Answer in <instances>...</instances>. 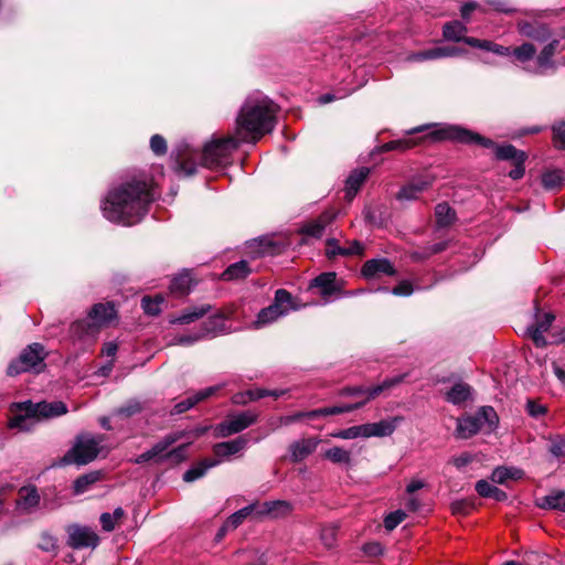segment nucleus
I'll return each mask as SVG.
<instances>
[{
	"label": "nucleus",
	"instance_id": "nucleus-1",
	"mask_svg": "<svg viewBox=\"0 0 565 565\" xmlns=\"http://www.w3.org/2000/svg\"><path fill=\"white\" fill-rule=\"evenodd\" d=\"M152 179L140 173L132 175L110 190L102 203L104 216L111 221L131 225L139 222L154 201Z\"/></svg>",
	"mask_w": 565,
	"mask_h": 565
},
{
	"label": "nucleus",
	"instance_id": "nucleus-2",
	"mask_svg": "<svg viewBox=\"0 0 565 565\" xmlns=\"http://www.w3.org/2000/svg\"><path fill=\"white\" fill-rule=\"evenodd\" d=\"M278 109L264 94L249 95L239 109L233 134L243 143H256L274 129Z\"/></svg>",
	"mask_w": 565,
	"mask_h": 565
},
{
	"label": "nucleus",
	"instance_id": "nucleus-3",
	"mask_svg": "<svg viewBox=\"0 0 565 565\" xmlns=\"http://www.w3.org/2000/svg\"><path fill=\"white\" fill-rule=\"evenodd\" d=\"M425 138L431 140H451L463 145L476 143L483 148L492 149L497 160L510 161L513 164L514 168L509 172L511 179L519 180L523 178L525 173L524 163L527 159L525 151L519 150L510 143L498 145L493 140L460 126L440 128L428 134Z\"/></svg>",
	"mask_w": 565,
	"mask_h": 565
},
{
	"label": "nucleus",
	"instance_id": "nucleus-4",
	"mask_svg": "<svg viewBox=\"0 0 565 565\" xmlns=\"http://www.w3.org/2000/svg\"><path fill=\"white\" fill-rule=\"evenodd\" d=\"M241 143L243 142L233 134L207 142L201 153L185 147L175 156L174 169L178 173L190 177L196 172L198 159H200V166L207 169L226 167L231 164L232 154Z\"/></svg>",
	"mask_w": 565,
	"mask_h": 565
},
{
	"label": "nucleus",
	"instance_id": "nucleus-5",
	"mask_svg": "<svg viewBox=\"0 0 565 565\" xmlns=\"http://www.w3.org/2000/svg\"><path fill=\"white\" fill-rule=\"evenodd\" d=\"M11 412L14 415L10 419V427L24 429L26 420H40L64 415L67 413V406L61 401H55L52 403H32L31 401H25L22 403L12 404Z\"/></svg>",
	"mask_w": 565,
	"mask_h": 565
},
{
	"label": "nucleus",
	"instance_id": "nucleus-6",
	"mask_svg": "<svg viewBox=\"0 0 565 565\" xmlns=\"http://www.w3.org/2000/svg\"><path fill=\"white\" fill-rule=\"evenodd\" d=\"M116 316L114 303H96L92 307L87 318L72 323L71 334L78 339L95 335L100 328L109 326L116 319Z\"/></svg>",
	"mask_w": 565,
	"mask_h": 565
},
{
	"label": "nucleus",
	"instance_id": "nucleus-7",
	"mask_svg": "<svg viewBox=\"0 0 565 565\" xmlns=\"http://www.w3.org/2000/svg\"><path fill=\"white\" fill-rule=\"evenodd\" d=\"M104 441V435L83 434L76 436L72 448L61 458V465L83 466L92 462L100 452Z\"/></svg>",
	"mask_w": 565,
	"mask_h": 565
},
{
	"label": "nucleus",
	"instance_id": "nucleus-8",
	"mask_svg": "<svg viewBox=\"0 0 565 565\" xmlns=\"http://www.w3.org/2000/svg\"><path fill=\"white\" fill-rule=\"evenodd\" d=\"M47 352L43 344L32 343L24 348L19 356L11 361L7 369L9 376H15L24 372L40 373L45 367Z\"/></svg>",
	"mask_w": 565,
	"mask_h": 565
},
{
	"label": "nucleus",
	"instance_id": "nucleus-9",
	"mask_svg": "<svg viewBox=\"0 0 565 565\" xmlns=\"http://www.w3.org/2000/svg\"><path fill=\"white\" fill-rule=\"evenodd\" d=\"M291 309H295L291 294L286 289H278L275 292L273 303L259 311L255 327L260 328L269 324L287 315Z\"/></svg>",
	"mask_w": 565,
	"mask_h": 565
},
{
	"label": "nucleus",
	"instance_id": "nucleus-10",
	"mask_svg": "<svg viewBox=\"0 0 565 565\" xmlns=\"http://www.w3.org/2000/svg\"><path fill=\"white\" fill-rule=\"evenodd\" d=\"M257 418V413L253 411H246L238 414H231L226 417L225 420L216 425V435L218 437L225 438L231 435L241 433L244 429L252 426L253 424H255Z\"/></svg>",
	"mask_w": 565,
	"mask_h": 565
},
{
	"label": "nucleus",
	"instance_id": "nucleus-11",
	"mask_svg": "<svg viewBox=\"0 0 565 565\" xmlns=\"http://www.w3.org/2000/svg\"><path fill=\"white\" fill-rule=\"evenodd\" d=\"M67 545L74 550L96 547L99 537L94 530L82 525H70L67 527Z\"/></svg>",
	"mask_w": 565,
	"mask_h": 565
},
{
	"label": "nucleus",
	"instance_id": "nucleus-12",
	"mask_svg": "<svg viewBox=\"0 0 565 565\" xmlns=\"http://www.w3.org/2000/svg\"><path fill=\"white\" fill-rule=\"evenodd\" d=\"M41 503V495L35 486H24L18 490L15 499V511L20 515L32 514L38 511Z\"/></svg>",
	"mask_w": 565,
	"mask_h": 565
},
{
	"label": "nucleus",
	"instance_id": "nucleus-13",
	"mask_svg": "<svg viewBox=\"0 0 565 565\" xmlns=\"http://www.w3.org/2000/svg\"><path fill=\"white\" fill-rule=\"evenodd\" d=\"M183 433H173L164 436L160 441H158L151 449L148 451L139 455L135 462L136 463H143L147 461H156L160 462L163 460V452L172 446L174 443L180 440L183 437Z\"/></svg>",
	"mask_w": 565,
	"mask_h": 565
},
{
	"label": "nucleus",
	"instance_id": "nucleus-14",
	"mask_svg": "<svg viewBox=\"0 0 565 565\" xmlns=\"http://www.w3.org/2000/svg\"><path fill=\"white\" fill-rule=\"evenodd\" d=\"M183 433H173L164 436L160 441H158L151 449L148 451L139 455L135 462L136 463H143L147 461H156L160 462L163 460V452L172 446L174 443L180 440L183 437Z\"/></svg>",
	"mask_w": 565,
	"mask_h": 565
},
{
	"label": "nucleus",
	"instance_id": "nucleus-15",
	"mask_svg": "<svg viewBox=\"0 0 565 565\" xmlns=\"http://www.w3.org/2000/svg\"><path fill=\"white\" fill-rule=\"evenodd\" d=\"M433 184V179L429 177L413 179L407 184L403 185L396 193L398 201L417 200L419 195L427 191Z\"/></svg>",
	"mask_w": 565,
	"mask_h": 565
},
{
	"label": "nucleus",
	"instance_id": "nucleus-16",
	"mask_svg": "<svg viewBox=\"0 0 565 565\" xmlns=\"http://www.w3.org/2000/svg\"><path fill=\"white\" fill-rule=\"evenodd\" d=\"M319 444L320 439L318 437L301 438L291 443L288 447L290 460L295 463L305 460L316 451Z\"/></svg>",
	"mask_w": 565,
	"mask_h": 565
},
{
	"label": "nucleus",
	"instance_id": "nucleus-17",
	"mask_svg": "<svg viewBox=\"0 0 565 565\" xmlns=\"http://www.w3.org/2000/svg\"><path fill=\"white\" fill-rule=\"evenodd\" d=\"M554 320V315L544 313L542 317L536 319L535 323L527 328L526 333L537 348H544L547 345L544 332L550 330Z\"/></svg>",
	"mask_w": 565,
	"mask_h": 565
},
{
	"label": "nucleus",
	"instance_id": "nucleus-18",
	"mask_svg": "<svg viewBox=\"0 0 565 565\" xmlns=\"http://www.w3.org/2000/svg\"><path fill=\"white\" fill-rule=\"evenodd\" d=\"M335 218L333 211H324L317 218L307 222L300 228L302 235L320 238L328 225H330Z\"/></svg>",
	"mask_w": 565,
	"mask_h": 565
},
{
	"label": "nucleus",
	"instance_id": "nucleus-19",
	"mask_svg": "<svg viewBox=\"0 0 565 565\" xmlns=\"http://www.w3.org/2000/svg\"><path fill=\"white\" fill-rule=\"evenodd\" d=\"M396 270L392 263L386 258L366 260L362 267V275L367 278H377L382 275L394 276Z\"/></svg>",
	"mask_w": 565,
	"mask_h": 565
},
{
	"label": "nucleus",
	"instance_id": "nucleus-20",
	"mask_svg": "<svg viewBox=\"0 0 565 565\" xmlns=\"http://www.w3.org/2000/svg\"><path fill=\"white\" fill-rule=\"evenodd\" d=\"M461 53V50L455 46H438L420 52L409 54L407 61L409 62H424L428 60H437L449 56H457Z\"/></svg>",
	"mask_w": 565,
	"mask_h": 565
},
{
	"label": "nucleus",
	"instance_id": "nucleus-21",
	"mask_svg": "<svg viewBox=\"0 0 565 565\" xmlns=\"http://www.w3.org/2000/svg\"><path fill=\"white\" fill-rule=\"evenodd\" d=\"M403 419L404 418L402 416H395L390 419H383L379 423L364 424L365 438L391 436Z\"/></svg>",
	"mask_w": 565,
	"mask_h": 565
},
{
	"label": "nucleus",
	"instance_id": "nucleus-22",
	"mask_svg": "<svg viewBox=\"0 0 565 565\" xmlns=\"http://www.w3.org/2000/svg\"><path fill=\"white\" fill-rule=\"evenodd\" d=\"M220 388H221L220 385H215V386L206 387V388L195 393L193 396H190V397L185 398L184 401L175 404L171 414L178 415V414H182V413L189 411L194 405H196L199 402H202V401L211 397L212 395H214Z\"/></svg>",
	"mask_w": 565,
	"mask_h": 565
},
{
	"label": "nucleus",
	"instance_id": "nucleus-23",
	"mask_svg": "<svg viewBox=\"0 0 565 565\" xmlns=\"http://www.w3.org/2000/svg\"><path fill=\"white\" fill-rule=\"evenodd\" d=\"M370 174V169L362 167L353 170L345 182V198L351 201Z\"/></svg>",
	"mask_w": 565,
	"mask_h": 565
},
{
	"label": "nucleus",
	"instance_id": "nucleus-24",
	"mask_svg": "<svg viewBox=\"0 0 565 565\" xmlns=\"http://www.w3.org/2000/svg\"><path fill=\"white\" fill-rule=\"evenodd\" d=\"M535 504L543 510L565 512V492L562 490H552L548 494L537 498Z\"/></svg>",
	"mask_w": 565,
	"mask_h": 565
},
{
	"label": "nucleus",
	"instance_id": "nucleus-25",
	"mask_svg": "<svg viewBox=\"0 0 565 565\" xmlns=\"http://www.w3.org/2000/svg\"><path fill=\"white\" fill-rule=\"evenodd\" d=\"M247 444L248 439L245 436H239L230 441L215 444L213 452L216 457H228L245 449Z\"/></svg>",
	"mask_w": 565,
	"mask_h": 565
},
{
	"label": "nucleus",
	"instance_id": "nucleus-26",
	"mask_svg": "<svg viewBox=\"0 0 565 565\" xmlns=\"http://www.w3.org/2000/svg\"><path fill=\"white\" fill-rule=\"evenodd\" d=\"M482 429L480 419L473 416H467L457 420L456 435L458 438L467 439Z\"/></svg>",
	"mask_w": 565,
	"mask_h": 565
},
{
	"label": "nucleus",
	"instance_id": "nucleus-27",
	"mask_svg": "<svg viewBox=\"0 0 565 565\" xmlns=\"http://www.w3.org/2000/svg\"><path fill=\"white\" fill-rule=\"evenodd\" d=\"M559 41L553 40L548 44H546L536 57V65L543 72L546 70H554L555 63L553 61V56L556 54L558 49Z\"/></svg>",
	"mask_w": 565,
	"mask_h": 565
},
{
	"label": "nucleus",
	"instance_id": "nucleus-28",
	"mask_svg": "<svg viewBox=\"0 0 565 565\" xmlns=\"http://www.w3.org/2000/svg\"><path fill=\"white\" fill-rule=\"evenodd\" d=\"M252 273V269L249 267L248 262L246 260H239L237 263H234L230 265L223 273H222V279L227 281L233 280H243L245 279L249 274Z\"/></svg>",
	"mask_w": 565,
	"mask_h": 565
},
{
	"label": "nucleus",
	"instance_id": "nucleus-29",
	"mask_svg": "<svg viewBox=\"0 0 565 565\" xmlns=\"http://www.w3.org/2000/svg\"><path fill=\"white\" fill-rule=\"evenodd\" d=\"M435 217L438 228L449 227L456 220V212L448 203L443 202L436 205Z\"/></svg>",
	"mask_w": 565,
	"mask_h": 565
},
{
	"label": "nucleus",
	"instance_id": "nucleus-30",
	"mask_svg": "<svg viewBox=\"0 0 565 565\" xmlns=\"http://www.w3.org/2000/svg\"><path fill=\"white\" fill-rule=\"evenodd\" d=\"M211 306L210 305H203L200 307H193L185 309L179 317L171 320L172 323H179V324H188L193 321H196L201 319L203 316H205L207 312H210Z\"/></svg>",
	"mask_w": 565,
	"mask_h": 565
},
{
	"label": "nucleus",
	"instance_id": "nucleus-31",
	"mask_svg": "<svg viewBox=\"0 0 565 565\" xmlns=\"http://www.w3.org/2000/svg\"><path fill=\"white\" fill-rule=\"evenodd\" d=\"M476 491L483 498H493L497 501H504L507 493L487 480H479L476 483Z\"/></svg>",
	"mask_w": 565,
	"mask_h": 565
},
{
	"label": "nucleus",
	"instance_id": "nucleus-32",
	"mask_svg": "<svg viewBox=\"0 0 565 565\" xmlns=\"http://www.w3.org/2000/svg\"><path fill=\"white\" fill-rule=\"evenodd\" d=\"M220 461L213 459H204L191 469L186 470L183 475V480L185 482H192L202 476L212 467L216 466Z\"/></svg>",
	"mask_w": 565,
	"mask_h": 565
},
{
	"label": "nucleus",
	"instance_id": "nucleus-33",
	"mask_svg": "<svg viewBox=\"0 0 565 565\" xmlns=\"http://www.w3.org/2000/svg\"><path fill=\"white\" fill-rule=\"evenodd\" d=\"M402 376H396L383 381L381 384L366 387L365 399L366 403L379 397L383 392L388 391L402 382Z\"/></svg>",
	"mask_w": 565,
	"mask_h": 565
},
{
	"label": "nucleus",
	"instance_id": "nucleus-34",
	"mask_svg": "<svg viewBox=\"0 0 565 565\" xmlns=\"http://www.w3.org/2000/svg\"><path fill=\"white\" fill-rule=\"evenodd\" d=\"M192 287V278L189 273L175 276L170 285V291L177 296L188 295Z\"/></svg>",
	"mask_w": 565,
	"mask_h": 565
},
{
	"label": "nucleus",
	"instance_id": "nucleus-35",
	"mask_svg": "<svg viewBox=\"0 0 565 565\" xmlns=\"http://www.w3.org/2000/svg\"><path fill=\"white\" fill-rule=\"evenodd\" d=\"M466 32H467V28L460 21L448 22L443 28V35L448 41H455V42L462 41Z\"/></svg>",
	"mask_w": 565,
	"mask_h": 565
},
{
	"label": "nucleus",
	"instance_id": "nucleus-36",
	"mask_svg": "<svg viewBox=\"0 0 565 565\" xmlns=\"http://www.w3.org/2000/svg\"><path fill=\"white\" fill-rule=\"evenodd\" d=\"M471 394V387L466 383L455 384L449 392H447V401L452 404H460L466 402Z\"/></svg>",
	"mask_w": 565,
	"mask_h": 565
},
{
	"label": "nucleus",
	"instance_id": "nucleus-37",
	"mask_svg": "<svg viewBox=\"0 0 565 565\" xmlns=\"http://www.w3.org/2000/svg\"><path fill=\"white\" fill-rule=\"evenodd\" d=\"M290 512V504L286 501H267L262 505L260 514L278 518Z\"/></svg>",
	"mask_w": 565,
	"mask_h": 565
},
{
	"label": "nucleus",
	"instance_id": "nucleus-38",
	"mask_svg": "<svg viewBox=\"0 0 565 565\" xmlns=\"http://www.w3.org/2000/svg\"><path fill=\"white\" fill-rule=\"evenodd\" d=\"M100 477H102V475L99 471H92L89 473L79 476L74 481V484H73L74 493L81 494V493L86 492L90 488V486H93L94 483H96L97 481L100 480Z\"/></svg>",
	"mask_w": 565,
	"mask_h": 565
},
{
	"label": "nucleus",
	"instance_id": "nucleus-39",
	"mask_svg": "<svg viewBox=\"0 0 565 565\" xmlns=\"http://www.w3.org/2000/svg\"><path fill=\"white\" fill-rule=\"evenodd\" d=\"M324 458L337 465L350 466L352 462L351 452L341 447H331L324 451Z\"/></svg>",
	"mask_w": 565,
	"mask_h": 565
},
{
	"label": "nucleus",
	"instance_id": "nucleus-40",
	"mask_svg": "<svg viewBox=\"0 0 565 565\" xmlns=\"http://www.w3.org/2000/svg\"><path fill=\"white\" fill-rule=\"evenodd\" d=\"M254 504L247 505L233 513L222 525V531L235 530L253 512Z\"/></svg>",
	"mask_w": 565,
	"mask_h": 565
},
{
	"label": "nucleus",
	"instance_id": "nucleus-41",
	"mask_svg": "<svg viewBox=\"0 0 565 565\" xmlns=\"http://www.w3.org/2000/svg\"><path fill=\"white\" fill-rule=\"evenodd\" d=\"M334 281L335 274L334 273H323L317 276L311 286L318 287L321 289V294L327 296L331 295L334 291Z\"/></svg>",
	"mask_w": 565,
	"mask_h": 565
},
{
	"label": "nucleus",
	"instance_id": "nucleus-42",
	"mask_svg": "<svg viewBox=\"0 0 565 565\" xmlns=\"http://www.w3.org/2000/svg\"><path fill=\"white\" fill-rule=\"evenodd\" d=\"M225 330V317L221 313L210 317L203 323V337L207 334H217Z\"/></svg>",
	"mask_w": 565,
	"mask_h": 565
},
{
	"label": "nucleus",
	"instance_id": "nucleus-43",
	"mask_svg": "<svg viewBox=\"0 0 565 565\" xmlns=\"http://www.w3.org/2000/svg\"><path fill=\"white\" fill-rule=\"evenodd\" d=\"M521 476L520 469L498 467L492 471L491 480L495 483H504L508 479H520Z\"/></svg>",
	"mask_w": 565,
	"mask_h": 565
},
{
	"label": "nucleus",
	"instance_id": "nucleus-44",
	"mask_svg": "<svg viewBox=\"0 0 565 565\" xmlns=\"http://www.w3.org/2000/svg\"><path fill=\"white\" fill-rule=\"evenodd\" d=\"M476 417L480 419L481 427L488 425L490 430L495 428L499 423L497 412L491 406L481 407L480 411L476 414Z\"/></svg>",
	"mask_w": 565,
	"mask_h": 565
},
{
	"label": "nucleus",
	"instance_id": "nucleus-45",
	"mask_svg": "<svg viewBox=\"0 0 565 565\" xmlns=\"http://www.w3.org/2000/svg\"><path fill=\"white\" fill-rule=\"evenodd\" d=\"M419 142V140L417 139H413V138H407V139H398V140H392V141H388L386 143H384L382 147H381V151L382 152H387V151H406L415 146H417Z\"/></svg>",
	"mask_w": 565,
	"mask_h": 565
},
{
	"label": "nucleus",
	"instance_id": "nucleus-46",
	"mask_svg": "<svg viewBox=\"0 0 565 565\" xmlns=\"http://www.w3.org/2000/svg\"><path fill=\"white\" fill-rule=\"evenodd\" d=\"M125 511L121 508L115 509L114 513H103L100 515V524L104 531L111 532L116 524L122 520Z\"/></svg>",
	"mask_w": 565,
	"mask_h": 565
},
{
	"label": "nucleus",
	"instance_id": "nucleus-47",
	"mask_svg": "<svg viewBox=\"0 0 565 565\" xmlns=\"http://www.w3.org/2000/svg\"><path fill=\"white\" fill-rule=\"evenodd\" d=\"M143 405L138 399H130L121 407L115 411V414L121 418H129L134 415L141 413Z\"/></svg>",
	"mask_w": 565,
	"mask_h": 565
},
{
	"label": "nucleus",
	"instance_id": "nucleus-48",
	"mask_svg": "<svg viewBox=\"0 0 565 565\" xmlns=\"http://www.w3.org/2000/svg\"><path fill=\"white\" fill-rule=\"evenodd\" d=\"M338 526L334 524L323 525L320 530V540L327 548H332L337 543Z\"/></svg>",
	"mask_w": 565,
	"mask_h": 565
},
{
	"label": "nucleus",
	"instance_id": "nucleus-49",
	"mask_svg": "<svg viewBox=\"0 0 565 565\" xmlns=\"http://www.w3.org/2000/svg\"><path fill=\"white\" fill-rule=\"evenodd\" d=\"M164 299L162 296H156L153 298L146 296L141 300V307L146 313L157 316L161 311V305Z\"/></svg>",
	"mask_w": 565,
	"mask_h": 565
},
{
	"label": "nucleus",
	"instance_id": "nucleus-50",
	"mask_svg": "<svg viewBox=\"0 0 565 565\" xmlns=\"http://www.w3.org/2000/svg\"><path fill=\"white\" fill-rule=\"evenodd\" d=\"M331 436L334 438H340V439H355L359 437L365 438V426H364V424L352 426V427L335 431Z\"/></svg>",
	"mask_w": 565,
	"mask_h": 565
},
{
	"label": "nucleus",
	"instance_id": "nucleus-51",
	"mask_svg": "<svg viewBox=\"0 0 565 565\" xmlns=\"http://www.w3.org/2000/svg\"><path fill=\"white\" fill-rule=\"evenodd\" d=\"M535 53L536 49L531 43H523L522 45L514 47L511 52V54H513L515 58L522 63L532 60Z\"/></svg>",
	"mask_w": 565,
	"mask_h": 565
},
{
	"label": "nucleus",
	"instance_id": "nucleus-52",
	"mask_svg": "<svg viewBox=\"0 0 565 565\" xmlns=\"http://www.w3.org/2000/svg\"><path fill=\"white\" fill-rule=\"evenodd\" d=\"M331 254H339L340 256H361L364 253V246L359 241H352L349 247H338L337 249H331Z\"/></svg>",
	"mask_w": 565,
	"mask_h": 565
},
{
	"label": "nucleus",
	"instance_id": "nucleus-53",
	"mask_svg": "<svg viewBox=\"0 0 565 565\" xmlns=\"http://www.w3.org/2000/svg\"><path fill=\"white\" fill-rule=\"evenodd\" d=\"M542 183L545 189L554 190L563 183V177L559 171H550L543 174Z\"/></svg>",
	"mask_w": 565,
	"mask_h": 565
},
{
	"label": "nucleus",
	"instance_id": "nucleus-54",
	"mask_svg": "<svg viewBox=\"0 0 565 565\" xmlns=\"http://www.w3.org/2000/svg\"><path fill=\"white\" fill-rule=\"evenodd\" d=\"M40 550L44 552H53L57 551V540L55 536L50 534L49 532H42L40 535V541L38 543Z\"/></svg>",
	"mask_w": 565,
	"mask_h": 565
},
{
	"label": "nucleus",
	"instance_id": "nucleus-55",
	"mask_svg": "<svg viewBox=\"0 0 565 565\" xmlns=\"http://www.w3.org/2000/svg\"><path fill=\"white\" fill-rule=\"evenodd\" d=\"M548 451L557 457H565V438L556 436L548 440Z\"/></svg>",
	"mask_w": 565,
	"mask_h": 565
},
{
	"label": "nucleus",
	"instance_id": "nucleus-56",
	"mask_svg": "<svg viewBox=\"0 0 565 565\" xmlns=\"http://www.w3.org/2000/svg\"><path fill=\"white\" fill-rule=\"evenodd\" d=\"M406 518V513L402 510L391 512L384 519V526L387 531H393L398 524H401Z\"/></svg>",
	"mask_w": 565,
	"mask_h": 565
},
{
	"label": "nucleus",
	"instance_id": "nucleus-57",
	"mask_svg": "<svg viewBox=\"0 0 565 565\" xmlns=\"http://www.w3.org/2000/svg\"><path fill=\"white\" fill-rule=\"evenodd\" d=\"M553 143L555 148L565 150V122L553 126Z\"/></svg>",
	"mask_w": 565,
	"mask_h": 565
},
{
	"label": "nucleus",
	"instance_id": "nucleus-58",
	"mask_svg": "<svg viewBox=\"0 0 565 565\" xmlns=\"http://www.w3.org/2000/svg\"><path fill=\"white\" fill-rule=\"evenodd\" d=\"M150 148L157 156H162L167 152V141L161 135H153L150 139Z\"/></svg>",
	"mask_w": 565,
	"mask_h": 565
},
{
	"label": "nucleus",
	"instance_id": "nucleus-59",
	"mask_svg": "<svg viewBox=\"0 0 565 565\" xmlns=\"http://www.w3.org/2000/svg\"><path fill=\"white\" fill-rule=\"evenodd\" d=\"M473 509V503L469 500H458L451 503L454 514L467 515Z\"/></svg>",
	"mask_w": 565,
	"mask_h": 565
},
{
	"label": "nucleus",
	"instance_id": "nucleus-60",
	"mask_svg": "<svg viewBox=\"0 0 565 565\" xmlns=\"http://www.w3.org/2000/svg\"><path fill=\"white\" fill-rule=\"evenodd\" d=\"M475 460V456L470 452H461L458 456H455L450 459V463H452L457 469H461Z\"/></svg>",
	"mask_w": 565,
	"mask_h": 565
},
{
	"label": "nucleus",
	"instance_id": "nucleus-61",
	"mask_svg": "<svg viewBox=\"0 0 565 565\" xmlns=\"http://www.w3.org/2000/svg\"><path fill=\"white\" fill-rule=\"evenodd\" d=\"M186 447H188V444L181 445V446H179V447H177L173 450L168 451V452L166 450L163 452V460L164 459H173L177 462L184 460Z\"/></svg>",
	"mask_w": 565,
	"mask_h": 565
},
{
	"label": "nucleus",
	"instance_id": "nucleus-62",
	"mask_svg": "<svg viewBox=\"0 0 565 565\" xmlns=\"http://www.w3.org/2000/svg\"><path fill=\"white\" fill-rule=\"evenodd\" d=\"M414 291L413 285L408 280H403L397 284L392 292L396 296H409Z\"/></svg>",
	"mask_w": 565,
	"mask_h": 565
},
{
	"label": "nucleus",
	"instance_id": "nucleus-63",
	"mask_svg": "<svg viewBox=\"0 0 565 565\" xmlns=\"http://www.w3.org/2000/svg\"><path fill=\"white\" fill-rule=\"evenodd\" d=\"M362 550L369 556H380L384 551L383 546L379 542L365 543Z\"/></svg>",
	"mask_w": 565,
	"mask_h": 565
},
{
	"label": "nucleus",
	"instance_id": "nucleus-64",
	"mask_svg": "<svg viewBox=\"0 0 565 565\" xmlns=\"http://www.w3.org/2000/svg\"><path fill=\"white\" fill-rule=\"evenodd\" d=\"M366 387L362 385L347 386L340 391L342 396H365Z\"/></svg>",
	"mask_w": 565,
	"mask_h": 565
}]
</instances>
